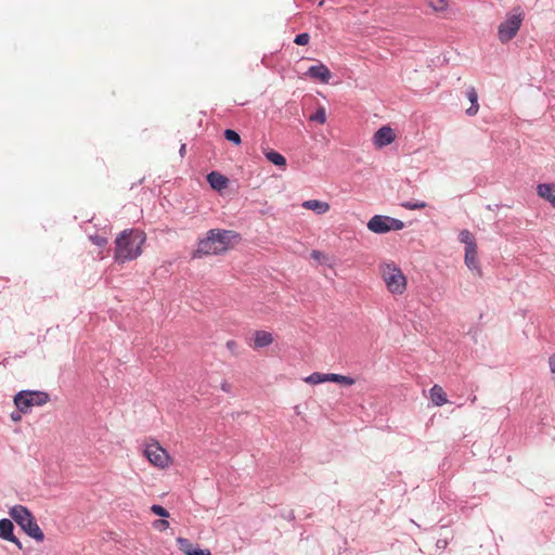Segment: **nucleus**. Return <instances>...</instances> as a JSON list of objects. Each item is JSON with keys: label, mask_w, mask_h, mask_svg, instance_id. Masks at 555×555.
Instances as JSON below:
<instances>
[{"label": "nucleus", "mask_w": 555, "mask_h": 555, "mask_svg": "<svg viewBox=\"0 0 555 555\" xmlns=\"http://www.w3.org/2000/svg\"><path fill=\"white\" fill-rule=\"evenodd\" d=\"M238 234L234 231L212 229L204 238H201L193 254L194 258L209 255H220L228 251L238 241Z\"/></svg>", "instance_id": "nucleus-1"}, {"label": "nucleus", "mask_w": 555, "mask_h": 555, "mask_svg": "<svg viewBox=\"0 0 555 555\" xmlns=\"http://www.w3.org/2000/svg\"><path fill=\"white\" fill-rule=\"evenodd\" d=\"M145 240L146 235L142 231L134 229L122 231L115 240V261L125 263L137 259L142 254Z\"/></svg>", "instance_id": "nucleus-2"}, {"label": "nucleus", "mask_w": 555, "mask_h": 555, "mask_svg": "<svg viewBox=\"0 0 555 555\" xmlns=\"http://www.w3.org/2000/svg\"><path fill=\"white\" fill-rule=\"evenodd\" d=\"M9 515L27 535L37 542H42L44 540L43 531L40 529L34 515L26 506L14 505L10 508Z\"/></svg>", "instance_id": "nucleus-3"}, {"label": "nucleus", "mask_w": 555, "mask_h": 555, "mask_svg": "<svg viewBox=\"0 0 555 555\" xmlns=\"http://www.w3.org/2000/svg\"><path fill=\"white\" fill-rule=\"evenodd\" d=\"M379 274L387 291L392 295H402L406 291V276L396 263L384 262L379 264Z\"/></svg>", "instance_id": "nucleus-4"}, {"label": "nucleus", "mask_w": 555, "mask_h": 555, "mask_svg": "<svg viewBox=\"0 0 555 555\" xmlns=\"http://www.w3.org/2000/svg\"><path fill=\"white\" fill-rule=\"evenodd\" d=\"M49 400V393L39 390H21L14 396L15 406L24 414L29 413L34 406L44 405Z\"/></svg>", "instance_id": "nucleus-5"}, {"label": "nucleus", "mask_w": 555, "mask_h": 555, "mask_svg": "<svg viewBox=\"0 0 555 555\" xmlns=\"http://www.w3.org/2000/svg\"><path fill=\"white\" fill-rule=\"evenodd\" d=\"M143 453L147 461L159 469L168 468L172 463L170 454L157 441L147 443Z\"/></svg>", "instance_id": "nucleus-6"}, {"label": "nucleus", "mask_w": 555, "mask_h": 555, "mask_svg": "<svg viewBox=\"0 0 555 555\" xmlns=\"http://www.w3.org/2000/svg\"><path fill=\"white\" fill-rule=\"evenodd\" d=\"M524 21L522 12L507 15L506 20L499 25L498 37L503 43L512 40L518 33Z\"/></svg>", "instance_id": "nucleus-7"}, {"label": "nucleus", "mask_w": 555, "mask_h": 555, "mask_svg": "<svg viewBox=\"0 0 555 555\" xmlns=\"http://www.w3.org/2000/svg\"><path fill=\"white\" fill-rule=\"evenodd\" d=\"M396 139V135L393 133V130L389 126H384L379 128L374 137H373V143L377 147H384L386 145L391 144Z\"/></svg>", "instance_id": "nucleus-8"}, {"label": "nucleus", "mask_w": 555, "mask_h": 555, "mask_svg": "<svg viewBox=\"0 0 555 555\" xmlns=\"http://www.w3.org/2000/svg\"><path fill=\"white\" fill-rule=\"evenodd\" d=\"M177 544L179 550L185 555H211L209 548H201L198 545L192 543L189 539L178 538Z\"/></svg>", "instance_id": "nucleus-9"}, {"label": "nucleus", "mask_w": 555, "mask_h": 555, "mask_svg": "<svg viewBox=\"0 0 555 555\" xmlns=\"http://www.w3.org/2000/svg\"><path fill=\"white\" fill-rule=\"evenodd\" d=\"M13 530H14V526L10 519L3 518L0 520V538L5 541L16 544L18 546V548H22V543L14 535Z\"/></svg>", "instance_id": "nucleus-10"}, {"label": "nucleus", "mask_w": 555, "mask_h": 555, "mask_svg": "<svg viewBox=\"0 0 555 555\" xmlns=\"http://www.w3.org/2000/svg\"><path fill=\"white\" fill-rule=\"evenodd\" d=\"M387 216L376 215L372 217L367 222V229L373 233H387L390 231L389 223L387 222Z\"/></svg>", "instance_id": "nucleus-11"}, {"label": "nucleus", "mask_w": 555, "mask_h": 555, "mask_svg": "<svg viewBox=\"0 0 555 555\" xmlns=\"http://www.w3.org/2000/svg\"><path fill=\"white\" fill-rule=\"evenodd\" d=\"M307 74L313 78L318 79L323 83H327L331 79V72L324 64H319L309 67Z\"/></svg>", "instance_id": "nucleus-12"}, {"label": "nucleus", "mask_w": 555, "mask_h": 555, "mask_svg": "<svg viewBox=\"0 0 555 555\" xmlns=\"http://www.w3.org/2000/svg\"><path fill=\"white\" fill-rule=\"evenodd\" d=\"M274 338L270 332L256 331L254 334V343L250 345L254 349L264 348L273 343Z\"/></svg>", "instance_id": "nucleus-13"}, {"label": "nucleus", "mask_w": 555, "mask_h": 555, "mask_svg": "<svg viewBox=\"0 0 555 555\" xmlns=\"http://www.w3.org/2000/svg\"><path fill=\"white\" fill-rule=\"evenodd\" d=\"M302 207L308 210H312L318 215H323L330 211L331 206L326 202H322L319 199H308L302 203Z\"/></svg>", "instance_id": "nucleus-14"}, {"label": "nucleus", "mask_w": 555, "mask_h": 555, "mask_svg": "<svg viewBox=\"0 0 555 555\" xmlns=\"http://www.w3.org/2000/svg\"><path fill=\"white\" fill-rule=\"evenodd\" d=\"M430 400L436 406L448 403L447 393L440 385H434L429 390Z\"/></svg>", "instance_id": "nucleus-15"}, {"label": "nucleus", "mask_w": 555, "mask_h": 555, "mask_svg": "<svg viewBox=\"0 0 555 555\" xmlns=\"http://www.w3.org/2000/svg\"><path fill=\"white\" fill-rule=\"evenodd\" d=\"M207 181L214 190L221 191L228 185V178L223 175L212 171L207 176Z\"/></svg>", "instance_id": "nucleus-16"}, {"label": "nucleus", "mask_w": 555, "mask_h": 555, "mask_svg": "<svg viewBox=\"0 0 555 555\" xmlns=\"http://www.w3.org/2000/svg\"><path fill=\"white\" fill-rule=\"evenodd\" d=\"M537 192L555 207V184L541 183L537 186Z\"/></svg>", "instance_id": "nucleus-17"}, {"label": "nucleus", "mask_w": 555, "mask_h": 555, "mask_svg": "<svg viewBox=\"0 0 555 555\" xmlns=\"http://www.w3.org/2000/svg\"><path fill=\"white\" fill-rule=\"evenodd\" d=\"M465 263L470 270L478 269L477 245L465 246Z\"/></svg>", "instance_id": "nucleus-18"}, {"label": "nucleus", "mask_w": 555, "mask_h": 555, "mask_svg": "<svg viewBox=\"0 0 555 555\" xmlns=\"http://www.w3.org/2000/svg\"><path fill=\"white\" fill-rule=\"evenodd\" d=\"M466 95L472 103L470 107L466 109V114L469 116H475L478 113V94L474 87L468 88Z\"/></svg>", "instance_id": "nucleus-19"}, {"label": "nucleus", "mask_w": 555, "mask_h": 555, "mask_svg": "<svg viewBox=\"0 0 555 555\" xmlns=\"http://www.w3.org/2000/svg\"><path fill=\"white\" fill-rule=\"evenodd\" d=\"M264 155H266L267 159L269 162H271L272 164H274L275 166H279L282 168L286 167V158L282 154L275 152V151H268V152H264Z\"/></svg>", "instance_id": "nucleus-20"}, {"label": "nucleus", "mask_w": 555, "mask_h": 555, "mask_svg": "<svg viewBox=\"0 0 555 555\" xmlns=\"http://www.w3.org/2000/svg\"><path fill=\"white\" fill-rule=\"evenodd\" d=\"M328 382L338 383L345 386H351L354 384L353 378L335 373H328Z\"/></svg>", "instance_id": "nucleus-21"}, {"label": "nucleus", "mask_w": 555, "mask_h": 555, "mask_svg": "<svg viewBox=\"0 0 555 555\" xmlns=\"http://www.w3.org/2000/svg\"><path fill=\"white\" fill-rule=\"evenodd\" d=\"M305 382L307 384H311V385H317V384H321V383H325V382H328V374H323V373H312L311 375L307 376L305 378Z\"/></svg>", "instance_id": "nucleus-22"}, {"label": "nucleus", "mask_w": 555, "mask_h": 555, "mask_svg": "<svg viewBox=\"0 0 555 555\" xmlns=\"http://www.w3.org/2000/svg\"><path fill=\"white\" fill-rule=\"evenodd\" d=\"M427 4L435 12H446L449 8L448 0H427Z\"/></svg>", "instance_id": "nucleus-23"}, {"label": "nucleus", "mask_w": 555, "mask_h": 555, "mask_svg": "<svg viewBox=\"0 0 555 555\" xmlns=\"http://www.w3.org/2000/svg\"><path fill=\"white\" fill-rule=\"evenodd\" d=\"M459 238L465 246H475L477 245L473 234L468 230H462L459 234Z\"/></svg>", "instance_id": "nucleus-24"}, {"label": "nucleus", "mask_w": 555, "mask_h": 555, "mask_svg": "<svg viewBox=\"0 0 555 555\" xmlns=\"http://www.w3.org/2000/svg\"><path fill=\"white\" fill-rule=\"evenodd\" d=\"M310 119L321 125L326 122V111L324 107H319L314 114L310 116Z\"/></svg>", "instance_id": "nucleus-25"}, {"label": "nucleus", "mask_w": 555, "mask_h": 555, "mask_svg": "<svg viewBox=\"0 0 555 555\" xmlns=\"http://www.w3.org/2000/svg\"><path fill=\"white\" fill-rule=\"evenodd\" d=\"M401 206L409 210H416V209L425 208L427 206V204L425 202H421V201H416V202L408 201V202H403L401 204Z\"/></svg>", "instance_id": "nucleus-26"}, {"label": "nucleus", "mask_w": 555, "mask_h": 555, "mask_svg": "<svg viewBox=\"0 0 555 555\" xmlns=\"http://www.w3.org/2000/svg\"><path fill=\"white\" fill-rule=\"evenodd\" d=\"M224 138L228 141L234 143L235 145H240L241 142H242L240 134L236 131L232 130V129H227L224 131Z\"/></svg>", "instance_id": "nucleus-27"}, {"label": "nucleus", "mask_w": 555, "mask_h": 555, "mask_svg": "<svg viewBox=\"0 0 555 555\" xmlns=\"http://www.w3.org/2000/svg\"><path fill=\"white\" fill-rule=\"evenodd\" d=\"M387 222L389 223L390 231L391 230L399 231V230H402L404 228V223L401 220H398V219H395V218H391V217H388Z\"/></svg>", "instance_id": "nucleus-28"}, {"label": "nucleus", "mask_w": 555, "mask_h": 555, "mask_svg": "<svg viewBox=\"0 0 555 555\" xmlns=\"http://www.w3.org/2000/svg\"><path fill=\"white\" fill-rule=\"evenodd\" d=\"M151 511L153 514L157 515V516H160V517H169V513L168 511L160 506V505H157V504H154L151 506Z\"/></svg>", "instance_id": "nucleus-29"}, {"label": "nucleus", "mask_w": 555, "mask_h": 555, "mask_svg": "<svg viewBox=\"0 0 555 555\" xmlns=\"http://www.w3.org/2000/svg\"><path fill=\"white\" fill-rule=\"evenodd\" d=\"M294 41L298 46H306L310 41V36L307 33H302L297 35Z\"/></svg>", "instance_id": "nucleus-30"}, {"label": "nucleus", "mask_w": 555, "mask_h": 555, "mask_svg": "<svg viewBox=\"0 0 555 555\" xmlns=\"http://www.w3.org/2000/svg\"><path fill=\"white\" fill-rule=\"evenodd\" d=\"M310 256H311L312 259H314V260H317L319 262H323L324 260H326L325 254H323L320 250H312Z\"/></svg>", "instance_id": "nucleus-31"}, {"label": "nucleus", "mask_w": 555, "mask_h": 555, "mask_svg": "<svg viewBox=\"0 0 555 555\" xmlns=\"http://www.w3.org/2000/svg\"><path fill=\"white\" fill-rule=\"evenodd\" d=\"M154 527L159 530H165L169 528V522L166 519H159L154 521Z\"/></svg>", "instance_id": "nucleus-32"}, {"label": "nucleus", "mask_w": 555, "mask_h": 555, "mask_svg": "<svg viewBox=\"0 0 555 555\" xmlns=\"http://www.w3.org/2000/svg\"><path fill=\"white\" fill-rule=\"evenodd\" d=\"M225 346L232 353H237L238 345L235 340H228Z\"/></svg>", "instance_id": "nucleus-33"}, {"label": "nucleus", "mask_w": 555, "mask_h": 555, "mask_svg": "<svg viewBox=\"0 0 555 555\" xmlns=\"http://www.w3.org/2000/svg\"><path fill=\"white\" fill-rule=\"evenodd\" d=\"M91 240L99 246H105L107 244V240L105 237L95 236L91 237Z\"/></svg>", "instance_id": "nucleus-34"}, {"label": "nucleus", "mask_w": 555, "mask_h": 555, "mask_svg": "<svg viewBox=\"0 0 555 555\" xmlns=\"http://www.w3.org/2000/svg\"><path fill=\"white\" fill-rule=\"evenodd\" d=\"M22 412L17 411V412H13L11 414V420L15 423L20 422L22 420Z\"/></svg>", "instance_id": "nucleus-35"}, {"label": "nucleus", "mask_w": 555, "mask_h": 555, "mask_svg": "<svg viewBox=\"0 0 555 555\" xmlns=\"http://www.w3.org/2000/svg\"><path fill=\"white\" fill-rule=\"evenodd\" d=\"M179 152H180L181 157H183L186 152V145L182 144Z\"/></svg>", "instance_id": "nucleus-36"}, {"label": "nucleus", "mask_w": 555, "mask_h": 555, "mask_svg": "<svg viewBox=\"0 0 555 555\" xmlns=\"http://www.w3.org/2000/svg\"><path fill=\"white\" fill-rule=\"evenodd\" d=\"M476 400H477V397H476V396H474V397L470 399V401H472L473 403H474Z\"/></svg>", "instance_id": "nucleus-37"}]
</instances>
